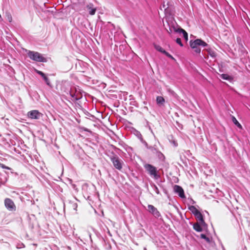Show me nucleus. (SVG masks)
Segmentation results:
<instances>
[{
	"instance_id": "1",
	"label": "nucleus",
	"mask_w": 250,
	"mask_h": 250,
	"mask_svg": "<svg viewBox=\"0 0 250 250\" xmlns=\"http://www.w3.org/2000/svg\"><path fill=\"white\" fill-rule=\"evenodd\" d=\"M27 54L29 58L33 61L39 62H46L47 61L46 58L38 52L29 51Z\"/></svg>"
},
{
	"instance_id": "2",
	"label": "nucleus",
	"mask_w": 250,
	"mask_h": 250,
	"mask_svg": "<svg viewBox=\"0 0 250 250\" xmlns=\"http://www.w3.org/2000/svg\"><path fill=\"white\" fill-rule=\"evenodd\" d=\"M162 8L166 14L172 15L174 11V7L170 0H163Z\"/></svg>"
},
{
	"instance_id": "3",
	"label": "nucleus",
	"mask_w": 250,
	"mask_h": 250,
	"mask_svg": "<svg viewBox=\"0 0 250 250\" xmlns=\"http://www.w3.org/2000/svg\"><path fill=\"white\" fill-rule=\"evenodd\" d=\"M144 167L151 176L156 179L159 177L157 173V168L153 166L146 164L144 165Z\"/></svg>"
},
{
	"instance_id": "4",
	"label": "nucleus",
	"mask_w": 250,
	"mask_h": 250,
	"mask_svg": "<svg viewBox=\"0 0 250 250\" xmlns=\"http://www.w3.org/2000/svg\"><path fill=\"white\" fill-rule=\"evenodd\" d=\"M111 161L113 163L114 167L118 170H121L123 162L118 156H114L111 157Z\"/></svg>"
},
{
	"instance_id": "5",
	"label": "nucleus",
	"mask_w": 250,
	"mask_h": 250,
	"mask_svg": "<svg viewBox=\"0 0 250 250\" xmlns=\"http://www.w3.org/2000/svg\"><path fill=\"white\" fill-rule=\"evenodd\" d=\"M4 206L9 211H15L16 210V206L15 203L13 200L10 198H7L5 199Z\"/></svg>"
},
{
	"instance_id": "6",
	"label": "nucleus",
	"mask_w": 250,
	"mask_h": 250,
	"mask_svg": "<svg viewBox=\"0 0 250 250\" xmlns=\"http://www.w3.org/2000/svg\"><path fill=\"white\" fill-rule=\"evenodd\" d=\"M189 43L191 48H196L198 47V46L205 47L208 45V44L206 42L199 39H196L193 41L191 40L190 41Z\"/></svg>"
},
{
	"instance_id": "7",
	"label": "nucleus",
	"mask_w": 250,
	"mask_h": 250,
	"mask_svg": "<svg viewBox=\"0 0 250 250\" xmlns=\"http://www.w3.org/2000/svg\"><path fill=\"white\" fill-rule=\"evenodd\" d=\"M27 116L32 119H39L42 116V114L37 110H34L28 112Z\"/></svg>"
},
{
	"instance_id": "8",
	"label": "nucleus",
	"mask_w": 250,
	"mask_h": 250,
	"mask_svg": "<svg viewBox=\"0 0 250 250\" xmlns=\"http://www.w3.org/2000/svg\"><path fill=\"white\" fill-rule=\"evenodd\" d=\"M147 208L149 212L152 213L155 217L158 218L161 216V214L159 211L153 205H148Z\"/></svg>"
},
{
	"instance_id": "9",
	"label": "nucleus",
	"mask_w": 250,
	"mask_h": 250,
	"mask_svg": "<svg viewBox=\"0 0 250 250\" xmlns=\"http://www.w3.org/2000/svg\"><path fill=\"white\" fill-rule=\"evenodd\" d=\"M173 189L174 192L178 193L180 197L185 198L184 190L181 187L178 185H175L173 187Z\"/></svg>"
},
{
	"instance_id": "10",
	"label": "nucleus",
	"mask_w": 250,
	"mask_h": 250,
	"mask_svg": "<svg viewBox=\"0 0 250 250\" xmlns=\"http://www.w3.org/2000/svg\"><path fill=\"white\" fill-rule=\"evenodd\" d=\"M35 71L38 74H39L40 75H41L42 77V78L43 79V80L45 82L46 84H47L49 86H51V84H50V82L49 81V80L48 79V78L47 77V76L45 75V74L44 73H43L41 71L38 70L37 69H35Z\"/></svg>"
},
{
	"instance_id": "11",
	"label": "nucleus",
	"mask_w": 250,
	"mask_h": 250,
	"mask_svg": "<svg viewBox=\"0 0 250 250\" xmlns=\"http://www.w3.org/2000/svg\"><path fill=\"white\" fill-rule=\"evenodd\" d=\"M174 31L176 32L182 33L183 34V37L185 40L187 41L188 40V34L187 32L183 29L180 28L178 29H174Z\"/></svg>"
},
{
	"instance_id": "12",
	"label": "nucleus",
	"mask_w": 250,
	"mask_h": 250,
	"mask_svg": "<svg viewBox=\"0 0 250 250\" xmlns=\"http://www.w3.org/2000/svg\"><path fill=\"white\" fill-rule=\"evenodd\" d=\"M197 220L199 222V223L202 225H204L205 224V222L204 221L203 215L202 213L199 212L198 213H197L196 215H195Z\"/></svg>"
},
{
	"instance_id": "13",
	"label": "nucleus",
	"mask_w": 250,
	"mask_h": 250,
	"mask_svg": "<svg viewBox=\"0 0 250 250\" xmlns=\"http://www.w3.org/2000/svg\"><path fill=\"white\" fill-rule=\"evenodd\" d=\"M156 102L157 104L159 106L164 105L165 100L162 96H157L156 98Z\"/></svg>"
},
{
	"instance_id": "14",
	"label": "nucleus",
	"mask_w": 250,
	"mask_h": 250,
	"mask_svg": "<svg viewBox=\"0 0 250 250\" xmlns=\"http://www.w3.org/2000/svg\"><path fill=\"white\" fill-rule=\"evenodd\" d=\"M86 7L89 10V13L90 15H94L95 14L96 9L93 8V5L92 4L87 5Z\"/></svg>"
},
{
	"instance_id": "15",
	"label": "nucleus",
	"mask_w": 250,
	"mask_h": 250,
	"mask_svg": "<svg viewBox=\"0 0 250 250\" xmlns=\"http://www.w3.org/2000/svg\"><path fill=\"white\" fill-rule=\"evenodd\" d=\"M193 228L197 232H201L203 230V229L199 223L194 224Z\"/></svg>"
},
{
	"instance_id": "16",
	"label": "nucleus",
	"mask_w": 250,
	"mask_h": 250,
	"mask_svg": "<svg viewBox=\"0 0 250 250\" xmlns=\"http://www.w3.org/2000/svg\"><path fill=\"white\" fill-rule=\"evenodd\" d=\"M189 209L194 215V216L200 212L197 209V208L193 206H191L189 207Z\"/></svg>"
},
{
	"instance_id": "17",
	"label": "nucleus",
	"mask_w": 250,
	"mask_h": 250,
	"mask_svg": "<svg viewBox=\"0 0 250 250\" xmlns=\"http://www.w3.org/2000/svg\"><path fill=\"white\" fill-rule=\"evenodd\" d=\"M207 51L208 53V54L212 57V58H215L216 57V53L213 49L211 48H208L207 50Z\"/></svg>"
},
{
	"instance_id": "18",
	"label": "nucleus",
	"mask_w": 250,
	"mask_h": 250,
	"mask_svg": "<svg viewBox=\"0 0 250 250\" xmlns=\"http://www.w3.org/2000/svg\"><path fill=\"white\" fill-rule=\"evenodd\" d=\"M232 121L233 123L239 128L242 129V126L241 124L238 122L237 119L234 116L232 117Z\"/></svg>"
},
{
	"instance_id": "19",
	"label": "nucleus",
	"mask_w": 250,
	"mask_h": 250,
	"mask_svg": "<svg viewBox=\"0 0 250 250\" xmlns=\"http://www.w3.org/2000/svg\"><path fill=\"white\" fill-rule=\"evenodd\" d=\"M221 77L222 79H223L224 80H226L230 81L232 79V78L231 76H230L228 74H223L221 75Z\"/></svg>"
},
{
	"instance_id": "20",
	"label": "nucleus",
	"mask_w": 250,
	"mask_h": 250,
	"mask_svg": "<svg viewBox=\"0 0 250 250\" xmlns=\"http://www.w3.org/2000/svg\"><path fill=\"white\" fill-rule=\"evenodd\" d=\"M200 238H202V239H204L205 240V241L208 243H210V239L209 237H207L205 234H201L200 235Z\"/></svg>"
},
{
	"instance_id": "21",
	"label": "nucleus",
	"mask_w": 250,
	"mask_h": 250,
	"mask_svg": "<svg viewBox=\"0 0 250 250\" xmlns=\"http://www.w3.org/2000/svg\"><path fill=\"white\" fill-rule=\"evenodd\" d=\"M155 48L157 50L163 53H164V52L165 51V50L160 45H155Z\"/></svg>"
},
{
	"instance_id": "22",
	"label": "nucleus",
	"mask_w": 250,
	"mask_h": 250,
	"mask_svg": "<svg viewBox=\"0 0 250 250\" xmlns=\"http://www.w3.org/2000/svg\"><path fill=\"white\" fill-rule=\"evenodd\" d=\"M176 42L178 44H179L181 46H183V44L182 43L181 40L180 38H177V39L176 40Z\"/></svg>"
},
{
	"instance_id": "23",
	"label": "nucleus",
	"mask_w": 250,
	"mask_h": 250,
	"mask_svg": "<svg viewBox=\"0 0 250 250\" xmlns=\"http://www.w3.org/2000/svg\"><path fill=\"white\" fill-rule=\"evenodd\" d=\"M0 167L2 168H3V169H8V170L11 169V168L10 167L5 166L3 164H0Z\"/></svg>"
},
{
	"instance_id": "24",
	"label": "nucleus",
	"mask_w": 250,
	"mask_h": 250,
	"mask_svg": "<svg viewBox=\"0 0 250 250\" xmlns=\"http://www.w3.org/2000/svg\"><path fill=\"white\" fill-rule=\"evenodd\" d=\"M192 49H194V52H196V53L199 54L201 52V49L199 47H197L196 48H194Z\"/></svg>"
},
{
	"instance_id": "25",
	"label": "nucleus",
	"mask_w": 250,
	"mask_h": 250,
	"mask_svg": "<svg viewBox=\"0 0 250 250\" xmlns=\"http://www.w3.org/2000/svg\"><path fill=\"white\" fill-rule=\"evenodd\" d=\"M164 54H165L167 57H168V58L172 59V60H174V58L170 54H169L168 52H167V51H165Z\"/></svg>"
},
{
	"instance_id": "26",
	"label": "nucleus",
	"mask_w": 250,
	"mask_h": 250,
	"mask_svg": "<svg viewBox=\"0 0 250 250\" xmlns=\"http://www.w3.org/2000/svg\"><path fill=\"white\" fill-rule=\"evenodd\" d=\"M11 20H12V17H10V18H9V21H11Z\"/></svg>"
},
{
	"instance_id": "27",
	"label": "nucleus",
	"mask_w": 250,
	"mask_h": 250,
	"mask_svg": "<svg viewBox=\"0 0 250 250\" xmlns=\"http://www.w3.org/2000/svg\"><path fill=\"white\" fill-rule=\"evenodd\" d=\"M168 32L169 33V34H170V31H168Z\"/></svg>"
}]
</instances>
